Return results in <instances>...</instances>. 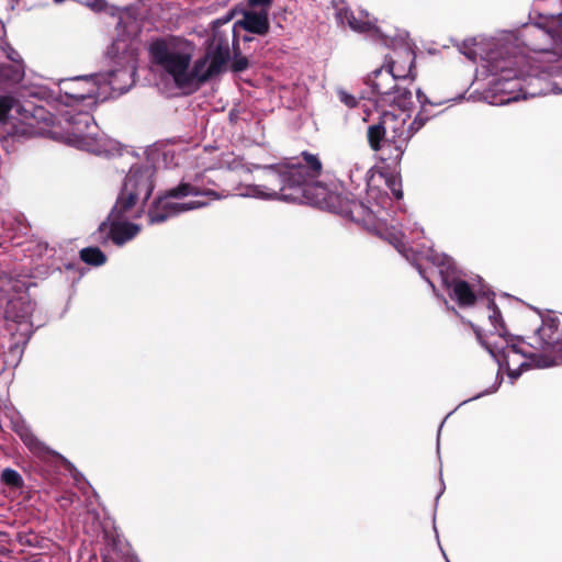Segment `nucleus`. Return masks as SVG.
Masks as SVG:
<instances>
[{
	"instance_id": "obj_1",
	"label": "nucleus",
	"mask_w": 562,
	"mask_h": 562,
	"mask_svg": "<svg viewBox=\"0 0 562 562\" xmlns=\"http://www.w3.org/2000/svg\"><path fill=\"white\" fill-rule=\"evenodd\" d=\"M404 53L408 60L407 71L400 70L396 63L392 61L389 68L375 70L370 78V85L376 94L375 102L381 108H389L381 112L379 123L368 128V139L373 150H379L383 143H390L402 155L408 140L428 121L423 110L412 119V90L402 87L397 81L405 79L412 70V54L407 49Z\"/></svg>"
},
{
	"instance_id": "obj_2",
	"label": "nucleus",
	"mask_w": 562,
	"mask_h": 562,
	"mask_svg": "<svg viewBox=\"0 0 562 562\" xmlns=\"http://www.w3.org/2000/svg\"><path fill=\"white\" fill-rule=\"evenodd\" d=\"M258 169L259 182L239 186L236 193L238 196L328 204L327 189L315 182L322 172V162L318 157L303 153L302 158L258 167Z\"/></svg>"
},
{
	"instance_id": "obj_3",
	"label": "nucleus",
	"mask_w": 562,
	"mask_h": 562,
	"mask_svg": "<svg viewBox=\"0 0 562 562\" xmlns=\"http://www.w3.org/2000/svg\"><path fill=\"white\" fill-rule=\"evenodd\" d=\"M58 124L60 131L54 130L52 135L68 145L95 155L108 156L119 151V144L100 133L89 112L72 113L71 110H67L61 113Z\"/></svg>"
},
{
	"instance_id": "obj_4",
	"label": "nucleus",
	"mask_w": 562,
	"mask_h": 562,
	"mask_svg": "<svg viewBox=\"0 0 562 562\" xmlns=\"http://www.w3.org/2000/svg\"><path fill=\"white\" fill-rule=\"evenodd\" d=\"M225 195L212 189H205L198 183L181 182L171 189L165 198L157 201L149 211L151 224L161 223L180 213L192 211L207 205L209 201L218 200Z\"/></svg>"
},
{
	"instance_id": "obj_5",
	"label": "nucleus",
	"mask_w": 562,
	"mask_h": 562,
	"mask_svg": "<svg viewBox=\"0 0 562 562\" xmlns=\"http://www.w3.org/2000/svg\"><path fill=\"white\" fill-rule=\"evenodd\" d=\"M149 54L156 66L169 75L178 87L190 86L189 66L193 55L190 42L179 37L153 42Z\"/></svg>"
},
{
	"instance_id": "obj_6",
	"label": "nucleus",
	"mask_w": 562,
	"mask_h": 562,
	"mask_svg": "<svg viewBox=\"0 0 562 562\" xmlns=\"http://www.w3.org/2000/svg\"><path fill=\"white\" fill-rule=\"evenodd\" d=\"M154 170L150 167H132L113 206V216L127 215L130 211L142 214L143 206L151 195Z\"/></svg>"
},
{
	"instance_id": "obj_7",
	"label": "nucleus",
	"mask_w": 562,
	"mask_h": 562,
	"mask_svg": "<svg viewBox=\"0 0 562 562\" xmlns=\"http://www.w3.org/2000/svg\"><path fill=\"white\" fill-rule=\"evenodd\" d=\"M117 75L130 76V72L127 70H120L109 74L106 77L103 75H90L63 79L58 85L60 98L68 108H74L83 101H88L89 104L94 103L99 97L102 81H106L113 90H122L115 81Z\"/></svg>"
},
{
	"instance_id": "obj_8",
	"label": "nucleus",
	"mask_w": 562,
	"mask_h": 562,
	"mask_svg": "<svg viewBox=\"0 0 562 562\" xmlns=\"http://www.w3.org/2000/svg\"><path fill=\"white\" fill-rule=\"evenodd\" d=\"M504 342L505 345L495 341L493 342L494 346L488 345L486 348L498 366L506 369L508 376L513 381L531 364L536 368H548L554 364L551 359L536 355L528 356L521 341L514 342L513 340L504 339Z\"/></svg>"
},
{
	"instance_id": "obj_9",
	"label": "nucleus",
	"mask_w": 562,
	"mask_h": 562,
	"mask_svg": "<svg viewBox=\"0 0 562 562\" xmlns=\"http://www.w3.org/2000/svg\"><path fill=\"white\" fill-rule=\"evenodd\" d=\"M42 110H37V114L31 113L30 110L21 106L12 97L0 95V123L11 124L14 135L34 136L42 133L37 128L36 116Z\"/></svg>"
},
{
	"instance_id": "obj_10",
	"label": "nucleus",
	"mask_w": 562,
	"mask_h": 562,
	"mask_svg": "<svg viewBox=\"0 0 562 562\" xmlns=\"http://www.w3.org/2000/svg\"><path fill=\"white\" fill-rule=\"evenodd\" d=\"M229 58L227 40H218L214 35L210 49L204 57L198 59L191 69L189 67L190 85L202 82L220 74Z\"/></svg>"
},
{
	"instance_id": "obj_11",
	"label": "nucleus",
	"mask_w": 562,
	"mask_h": 562,
	"mask_svg": "<svg viewBox=\"0 0 562 562\" xmlns=\"http://www.w3.org/2000/svg\"><path fill=\"white\" fill-rule=\"evenodd\" d=\"M431 261L438 267V272L442 276V281L447 288L452 290L453 297L461 306H470L475 301L469 284L463 280H453L451 283L448 281V272L451 268L450 259L446 256L432 255Z\"/></svg>"
},
{
	"instance_id": "obj_12",
	"label": "nucleus",
	"mask_w": 562,
	"mask_h": 562,
	"mask_svg": "<svg viewBox=\"0 0 562 562\" xmlns=\"http://www.w3.org/2000/svg\"><path fill=\"white\" fill-rule=\"evenodd\" d=\"M538 347L562 355V325L555 319L543 321L537 329Z\"/></svg>"
},
{
	"instance_id": "obj_13",
	"label": "nucleus",
	"mask_w": 562,
	"mask_h": 562,
	"mask_svg": "<svg viewBox=\"0 0 562 562\" xmlns=\"http://www.w3.org/2000/svg\"><path fill=\"white\" fill-rule=\"evenodd\" d=\"M138 216H140V214H137L134 210L130 211L127 213V215L121 216V217H119V216L114 217L113 211L111 212V214L109 216V220L111 221L110 234H111L113 241L116 245L121 246L138 234V232H139L138 225L123 221L128 217H138Z\"/></svg>"
},
{
	"instance_id": "obj_14",
	"label": "nucleus",
	"mask_w": 562,
	"mask_h": 562,
	"mask_svg": "<svg viewBox=\"0 0 562 562\" xmlns=\"http://www.w3.org/2000/svg\"><path fill=\"white\" fill-rule=\"evenodd\" d=\"M236 24H238L240 27L248 32L258 35H265L269 31L268 13L266 11L245 12L243 19L239 20Z\"/></svg>"
},
{
	"instance_id": "obj_15",
	"label": "nucleus",
	"mask_w": 562,
	"mask_h": 562,
	"mask_svg": "<svg viewBox=\"0 0 562 562\" xmlns=\"http://www.w3.org/2000/svg\"><path fill=\"white\" fill-rule=\"evenodd\" d=\"M337 19L341 24H347L351 30L360 33H379V29L369 20L357 19L348 9H340Z\"/></svg>"
},
{
	"instance_id": "obj_16",
	"label": "nucleus",
	"mask_w": 562,
	"mask_h": 562,
	"mask_svg": "<svg viewBox=\"0 0 562 562\" xmlns=\"http://www.w3.org/2000/svg\"><path fill=\"white\" fill-rule=\"evenodd\" d=\"M34 305L26 296H19L9 302L7 313L16 322H22L32 315Z\"/></svg>"
},
{
	"instance_id": "obj_17",
	"label": "nucleus",
	"mask_w": 562,
	"mask_h": 562,
	"mask_svg": "<svg viewBox=\"0 0 562 562\" xmlns=\"http://www.w3.org/2000/svg\"><path fill=\"white\" fill-rule=\"evenodd\" d=\"M16 432L32 453L44 457L50 452L48 447L40 441L27 427L21 426L16 429Z\"/></svg>"
},
{
	"instance_id": "obj_18",
	"label": "nucleus",
	"mask_w": 562,
	"mask_h": 562,
	"mask_svg": "<svg viewBox=\"0 0 562 562\" xmlns=\"http://www.w3.org/2000/svg\"><path fill=\"white\" fill-rule=\"evenodd\" d=\"M488 61L491 63V71L495 75H499L501 80L508 81L512 78L517 77V71L510 67L513 65L512 59L498 60L496 54L491 53L488 56Z\"/></svg>"
},
{
	"instance_id": "obj_19",
	"label": "nucleus",
	"mask_w": 562,
	"mask_h": 562,
	"mask_svg": "<svg viewBox=\"0 0 562 562\" xmlns=\"http://www.w3.org/2000/svg\"><path fill=\"white\" fill-rule=\"evenodd\" d=\"M23 77H24V67H23L22 63L2 67L1 71H0L1 79L9 81V82H13V83L20 82L23 79Z\"/></svg>"
},
{
	"instance_id": "obj_20",
	"label": "nucleus",
	"mask_w": 562,
	"mask_h": 562,
	"mask_svg": "<svg viewBox=\"0 0 562 562\" xmlns=\"http://www.w3.org/2000/svg\"><path fill=\"white\" fill-rule=\"evenodd\" d=\"M80 258L89 265L100 266L105 262L104 254L97 247L83 248L80 251Z\"/></svg>"
},
{
	"instance_id": "obj_21",
	"label": "nucleus",
	"mask_w": 562,
	"mask_h": 562,
	"mask_svg": "<svg viewBox=\"0 0 562 562\" xmlns=\"http://www.w3.org/2000/svg\"><path fill=\"white\" fill-rule=\"evenodd\" d=\"M1 482L14 488H19L23 485V479L20 473L10 468H7L2 471Z\"/></svg>"
},
{
	"instance_id": "obj_22",
	"label": "nucleus",
	"mask_w": 562,
	"mask_h": 562,
	"mask_svg": "<svg viewBox=\"0 0 562 562\" xmlns=\"http://www.w3.org/2000/svg\"><path fill=\"white\" fill-rule=\"evenodd\" d=\"M488 308L491 311L488 318L493 327L495 328V334H497L501 338H504V328L501 324V312L497 310L494 302L488 303Z\"/></svg>"
},
{
	"instance_id": "obj_23",
	"label": "nucleus",
	"mask_w": 562,
	"mask_h": 562,
	"mask_svg": "<svg viewBox=\"0 0 562 562\" xmlns=\"http://www.w3.org/2000/svg\"><path fill=\"white\" fill-rule=\"evenodd\" d=\"M350 179L352 182L367 181L369 170H366V165L362 161H355L349 170Z\"/></svg>"
},
{
	"instance_id": "obj_24",
	"label": "nucleus",
	"mask_w": 562,
	"mask_h": 562,
	"mask_svg": "<svg viewBox=\"0 0 562 562\" xmlns=\"http://www.w3.org/2000/svg\"><path fill=\"white\" fill-rule=\"evenodd\" d=\"M384 182L397 200L402 199V196H403L402 182L398 177L387 176V177H385Z\"/></svg>"
},
{
	"instance_id": "obj_25",
	"label": "nucleus",
	"mask_w": 562,
	"mask_h": 562,
	"mask_svg": "<svg viewBox=\"0 0 562 562\" xmlns=\"http://www.w3.org/2000/svg\"><path fill=\"white\" fill-rule=\"evenodd\" d=\"M368 195H369V199L374 200L375 204L381 206V207H384L385 205H387L389 200H390L386 194L379 195L378 191L374 188H372V187H370L368 189Z\"/></svg>"
},
{
	"instance_id": "obj_26",
	"label": "nucleus",
	"mask_w": 562,
	"mask_h": 562,
	"mask_svg": "<svg viewBox=\"0 0 562 562\" xmlns=\"http://www.w3.org/2000/svg\"><path fill=\"white\" fill-rule=\"evenodd\" d=\"M389 239V241L391 244H393L397 249H400V247L404 246V233L401 232V231H394L392 233H390L386 237Z\"/></svg>"
},
{
	"instance_id": "obj_27",
	"label": "nucleus",
	"mask_w": 562,
	"mask_h": 562,
	"mask_svg": "<svg viewBox=\"0 0 562 562\" xmlns=\"http://www.w3.org/2000/svg\"><path fill=\"white\" fill-rule=\"evenodd\" d=\"M3 50L5 52L7 57L13 61V65L18 63H22L20 54L13 49L11 46L7 45Z\"/></svg>"
},
{
	"instance_id": "obj_28",
	"label": "nucleus",
	"mask_w": 562,
	"mask_h": 562,
	"mask_svg": "<svg viewBox=\"0 0 562 562\" xmlns=\"http://www.w3.org/2000/svg\"><path fill=\"white\" fill-rule=\"evenodd\" d=\"M340 99H341V101H342L346 105H348L349 108H353V106H356V103H357V102H356L355 97H352V95L347 94V93H345V92H344V93H341V94H340Z\"/></svg>"
},
{
	"instance_id": "obj_29",
	"label": "nucleus",
	"mask_w": 562,
	"mask_h": 562,
	"mask_svg": "<svg viewBox=\"0 0 562 562\" xmlns=\"http://www.w3.org/2000/svg\"><path fill=\"white\" fill-rule=\"evenodd\" d=\"M416 95H417V99H418L419 103L422 104V110L424 111V105H425L426 103H428V102H429V101H428V98H427V97H426V94H425L422 90H419V89L417 90Z\"/></svg>"
},
{
	"instance_id": "obj_30",
	"label": "nucleus",
	"mask_w": 562,
	"mask_h": 562,
	"mask_svg": "<svg viewBox=\"0 0 562 562\" xmlns=\"http://www.w3.org/2000/svg\"><path fill=\"white\" fill-rule=\"evenodd\" d=\"M272 0H249L252 5L269 7Z\"/></svg>"
},
{
	"instance_id": "obj_31",
	"label": "nucleus",
	"mask_w": 562,
	"mask_h": 562,
	"mask_svg": "<svg viewBox=\"0 0 562 562\" xmlns=\"http://www.w3.org/2000/svg\"><path fill=\"white\" fill-rule=\"evenodd\" d=\"M246 67H247V61H245V60H239L235 65V69L238 71L245 69Z\"/></svg>"
},
{
	"instance_id": "obj_32",
	"label": "nucleus",
	"mask_w": 562,
	"mask_h": 562,
	"mask_svg": "<svg viewBox=\"0 0 562 562\" xmlns=\"http://www.w3.org/2000/svg\"><path fill=\"white\" fill-rule=\"evenodd\" d=\"M517 99H518V98H517L516 95H515V97H509V98H507V99H501V100H499V104H506V103H508V102H510V101H516Z\"/></svg>"
},
{
	"instance_id": "obj_33",
	"label": "nucleus",
	"mask_w": 562,
	"mask_h": 562,
	"mask_svg": "<svg viewBox=\"0 0 562 562\" xmlns=\"http://www.w3.org/2000/svg\"><path fill=\"white\" fill-rule=\"evenodd\" d=\"M463 54L469 57L470 59H474L475 58V52L473 49H470L469 52H463Z\"/></svg>"
},
{
	"instance_id": "obj_34",
	"label": "nucleus",
	"mask_w": 562,
	"mask_h": 562,
	"mask_svg": "<svg viewBox=\"0 0 562 562\" xmlns=\"http://www.w3.org/2000/svg\"><path fill=\"white\" fill-rule=\"evenodd\" d=\"M548 92H549V90H540L538 92L533 91V92H530V95L535 97V95H538V94H547Z\"/></svg>"
},
{
	"instance_id": "obj_35",
	"label": "nucleus",
	"mask_w": 562,
	"mask_h": 562,
	"mask_svg": "<svg viewBox=\"0 0 562 562\" xmlns=\"http://www.w3.org/2000/svg\"><path fill=\"white\" fill-rule=\"evenodd\" d=\"M228 20H229V19L216 20V21L214 22V25H215V26H218V25L225 24V23H227V22H228Z\"/></svg>"
},
{
	"instance_id": "obj_36",
	"label": "nucleus",
	"mask_w": 562,
	"mask_h": 562,
	"mask_svg": "<svg viewBox=\"0 0 562 562\" xmlns=\"http://www.w3.org/2000/svg\"><path fill=\"white\" fill-rule=\"evenodd\" d=\"M550 91L553 93H562V89H558L557 86H553Z\"/></svg>"
},
{
	"instance_id": "obj_37",
	"label": "nucleus",
	"mask_w": 562,
	"mask_h": 562,
	"mask_svg": "<svg viewBox=\"0 0 562 562\" xmlns=\"http://www.w3.org/2000/svg\"><path fill=\"white\" fill-rule=\"evenodd\" d=\"M495 90H501V88H499V83H496V88H495Z\"/></svg>"
},
{
	"instance_id": "obj_38",
	"label": "nucleus",
	"mask_w": 562,
	"mask_h": 562,
	"mask_svg": "<svg viewBox=\"0 0 562 562\" xmlns=\"http://www.w3.org/2000/svg\"><path fill=\"white\" fill-rule=\"evenodd\" d=\"M495 90H501V88H499V83H496V88H495Z\"/></svg>"
}]
</instances>
